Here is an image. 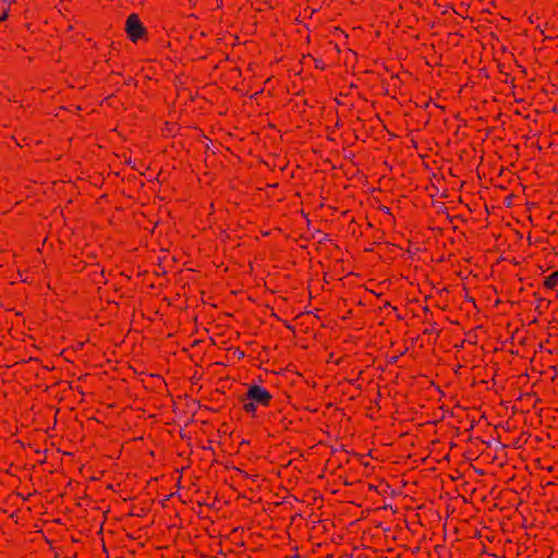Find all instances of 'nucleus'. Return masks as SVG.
I'll list each match as a JSON object with an SVG mask.
<instances>
[{
  "label": "nucleus",
  "mask_w": 558,
  "mask_h": 558,
  "mask_svg": "<svg viewBox=\"0 0 558 558\" xmlns=\"http://www.w3.org/2000/svg\"><path fill=\"white\" fill-rule=\"evenodd\" d=\"M242 403H243V408L246 412L251 413V412H254L255 409H256V403H254L253 401H251L250 399H247L246 397L245 398H242L241 399Z\"/></svg>",
  "instance_id": "obj_7"
},
{
  "label": "nucleus",
  "mask_w": 558,
  "mask_h": 558,
  "mask_svg": "<svg viewBox=\"0 0 558 558\" xmlns=\"http://www.w3.org/2000/svg\"><path fill=\"white\" fill-rule=\"evenodd\" d=\"M291 498H293L295 501L298 502H307L306 500L302 499L300 500V497L298 495H288L286 497H283V501L282 502H279V501H275L276 505H280V504H292L291 502Z\"/></svg>",
  "instance_id": "obj_8"
},
{
  "label": "nucleus",
  "mask_w": 558,
  "mask_h": 558,
  "mask_svg": "<svg viewBox=\"0 0 558 558\" xmlns=\"http://www.w3.org/2000/svg\"><path fill=\"white\" fill-rule=\"evenodd\" d=\"M206 497H202V496H197L195 501L198 506H206V507H209V508H215V509H220L221 508V500L218 499V497L215 495V496H211L210 492L209 490H206Z\"/></svg>",
  "instance_id": "obj_3"
},
{
  "label": "nucleus",
  "mask_w": 558,
  "mask_h": 558,
  "mask_svg": "<svg viewBox=\"0 0 558 558\" xmlns=\"http://www.w3.org/2000/svg\"><path fill=\"white\" fill-rule=\"evenodd\" d=\"M558 281V272H553L550 276H548L545 280V286L549 289L554 288Z\"/></svg>",
  "instance_id": "obj_6"
},
{
  "label": "nucleus",
  "mask_w": 558,
  "mask_h": 558,
  "mask_svg": "<svg viewBox=\"0 0 558 558\" xmlns=\"http://www.w3.org/2000/svg\"><path fill=\"white\" fill-rule=\"evenodd\" d=\"M478 492H480V490H476V489L471 490V496H472V495H475V494H476V493H478Z\"/></svg>",
  "instance_id": "obj_14"
},
{
  "label": "nucleus",
  "mask_w": 558,
  "mask_h": 558,
  "mask_svg": "<svg viewBox=\"0 0 558 558\" xmlns=\"http://www.w3.org/2000/svg\"><path fill=\"white\" fill-rule=\"evenodd\" d=\"M125 31L133 41H136L144 34V27L136 14H131L128 17Z\"/></svg>",
  "instance_id": "obj_1"
},
{
  "label": "nucleus",
  "mask_w": 558,
  "mask_h": 558,
  "mask_svg": "<svg viewBox=\"0 0 558 558\" xmlns=\"http://www.w3.org/2000/svg\"><path fill=\"white\" fill-rule=\"evenodd\" d=\"M367 488L373 489V488H377V486L375 484H368Z\"/></svg>",
  "instance_id": "obj_11"
},
{
  "label": "nucleus",
  "mask_w": 558,
  "mask_h": 558,
  "mask_svg": "<svg viewBox=\"0 0 558 558\" xmlns=\"http://www.w3.org/2000/svg\"><path fill=\"white\" fill-rule=\"evenodd\" d=\"M3 7L1 8V13H0V21H3L5 20L8 16H9V7H10V3H2Z\"/></svg>",
  "instance_id": "obj_9"
},
{
  "label": "nucleus",
  "mask_w": 558,
  "mask_h": 558,
  "mask_svg": "<svg viewBox=\"0 0 558 558\" xmlns=\"http://www.w3.org/2000/svg\"><path fill=\"white\" fill-rule=\"evenodd\" d=\"M236 474H238V476H240V477H245V476L242 474V472H241V471H236Z\"/></svg>",
  "instance_id": "obj_12"
},
{
  "label": "nucleus",
  "mask_w": 558,
  "mask_h": 558,
  "mask_svg": "<svg viewBox=\"0 0 558 558\" xmlns=\"http://www.w3.org/2000/svg\"><path fill=\"white\" fill-rule=\"evenodd\" d=\"M106 488H108V489L113 488V484H107Z\"/></svg>",
  "instance_id": "obj_13"
},
{
  "label": "nucleus",
  "mask_w": 558,
  "mask_h": 558,
  "mask_svg": "<svg viewBox=\"0 0 558 558\" xmlns=\"http://www.w3.org/2000/svg\"><path fill=\"white\" fill-rule=\"evenodd\" d=\"M13 0H0V3H11Z\"/></svg>",
  "instance_id": "obj_10"
},
{
  "label": "nucleus",
  "mask_w": 558,
  "mask_h": 558,
  "mask_svg": "<svg viewBox=\"0 0 558 558\" xmlns=\"http://www.w3.org/2000/svg\"><path fill=\"white\" fill-rule=\"evenodd\" d=\"M246 398L254 403L267 404L271 396L265 388L254 385L248 388Z\"/></svg>",
  "instance_id": "obj_2"
},
{
  "label": "nucleus",
  "mask_w": 558,
  "mask_h": 558,
  "mask_svg": "<svg viewBox=\"0 0 558 558\" xmlns=\"http://www.w3.org/2000/svg\"><path fill=\"white\" fill-rule=\"evenodd\" d=\"M33 495V493H27L26 495L21 492H13L9 495V499L16 504L17 500L24 502L28 500V498Z\"/></svg>",
  "instance_id": "obj_5"
},
{
  "label": "nucleus",
  "mask_w": 558,
  "mask_h": 558,
  "mask_svg": "<svg viewBox=\"0 0 558 558\" xmlns=\"http://www.w3.org/2000/svg\"><path fill=\"white\" fill-rule=\"evenodd\" d=\"M187 493H189V490H174L171 494H169L168 496H166V498H163L160 501V504L162 505V507H167V502L172 501L174 499H178L182 504H186L185 497H186Z\"/></svg>",
  "instance_id": "obj_4"
}]
</instances>
